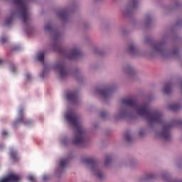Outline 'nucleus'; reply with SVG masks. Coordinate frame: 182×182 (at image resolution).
Wrapping results in <instances>:
<instances>
[{"label":"nucleus","mask_w":182,"mask_h":182,"mask_svg":"<svg viewBox=\"0 0 182 182\" xmlns=\"http://www.w3.org/2000/svg\"><path fill=\"white\" fill-rule=\"evenodd\" d=\"M171 89V85L169 84L166 85L164 89L165 93H169Z\"/></svg>","instance_id":"nucleus-16"},{"label":"nucleus","mask_w":182,"mask_h":182,"mask_svg":"<svg viewBox=\"0 0 182 182\" xmlns=\"http://www.w3.org/2000/svg\"><path fill=\"white\" fill-rule=\"evenodd\" d=\"M154 49H156V50H159L160 49V45H158V48L155 46Z\"/></svg>","instance_id":"nucleus-22"},{"label":"nucleus","mask_w":182,"mask_h":182,"mask_svg":"<svg viewBox=\"0 0 182 182\" xmlns=\"http://www.w3.org/2000/svg\"><path fill=\"white\" fill-rule=\"evenodd\" d=\"M65 119L75 129L76 134L73 143L78 146L83 144V142L85 141V139L83 138L85 132L83 131V128H82V123L80 122L79 117H77L74 112L70 111L65 114Z\"/></svg>","instance_id":"nucleus-3"},{"label":"nucleus","mask_w":182,"mask_h":182,"mask_svg":"<svg viewBox=\"0 0 182 182\" xmlns=\"http://www.w3.org/2000/svg\"><path fill=\"white\" fill-rule=\"evenodd\" d=\"M11 159L14 160V161H16L18 160V155L16 154V151H14L11 149V153H10Z\"/></svg>","instance_id":"nucleus-12"},{"label":"nucleus","mask_w":182,"mask_h":182,"mask_svg":"<svg viewBox=\"0 0 182 182\" xmlns=\"http://www.w3.org/2000/svg\"><path fill=\"white\" fill-rule=\"evenodd\" d=\"M58 69L60 76H62V77H63L64 76H66V75H68V71L66 70V68L65 67V65H58Z\"/></svg>","instance_id":"nucleus-8"},{"label":"nucleus","mask_w":182,"mask_h":182,"mask_svg":"<svg viewBox=\"0 0 182 182\" xmlns=\"http://www.w3.org/2000/svg\"><path fill=\"white\" fill-rule=\"evenodd\" d=\"M46 29H47V31L49 30V26L48 25L46 26Z\"/></svg>","instance_id":"nucleus-26"},{"label":"nucleus","mask_w":182,"mask_h":182,"mask_svg":"<svg viewBox=\"0 0 182 182\" xmlns=\"http://www.w3.org/2000/svg\"><path fill=\"white\" fill-rule=\"evenodd\" d=\"M28 181H31V182H36V178L33 175H29L28 176Z\"/></svg>","instance_id":"nucleus-15"},{"label":"nucleus","mask_w":182,"mask_h":182,"mask_svg":"<svg viewBox=\"0 0 182 182\" xmlns=\"http://www.w3.org/2000/svg\"><path fill=\"white\" fill-rule=\"evenodd\" d=\"M23 109H21L18 111V119L16 120V122H14L13 125L16 126V124H21V123H23L25 126H32V124L33 123V121L30 119H26L23 116Z\"/></svg>","instance_id":"nucleus-5"},{"label":"nucleus","mask_w":182,"mask_h":182,"mask_svg":"<svg viewBox=\"0 0 182 182\" xmlns=\"http://www.w3.org/2000/svg\"><path fill=\"white\" fill-rule=\"evenodd\" d=\"M122 104L126 106L134 107V109L136 110L138 114L146 117L149 123H160V121L161 120V114L159 112L151 111L149 109V105L146 104L140 106L132 98L123 99Z\"/></svg>","instance_id":"nucleus-1"},{"label":"nucleus","mask_w":182,"mask_h":182,"mask_svg":"<svg viewBox=\"0 0 182 182\" xmlns=\"http://www.w3.org/2000/svg\"><path fill=\"white\" fill-rule=\"evenodd\" d=\"M1 136H8V132L4 131V132L1 133Z\"/></svg>","instance_id":"nucleus-21"},{"label":"nucleus","mask_w":182,"mask_h":182,"mask_svg":"<svg viewBox=\"0 0 182 182\" xmlns=\"http://www.w3.org/2000/svg\"><path fill=\"white\" fill-rule=\"evenodd\" d=\"M77 56H79V50L75 49L72 51L70 55H68L69 59H75Z\"/></svg>","instance_id":"nucleus-11"},{"label":"nucleus","mask_w":182,"mask_h":182,"mask_svg":"<svg viewBox=\"0 0 182 182\" xmlns=\"http://www.w3.org/2000/svg\"><path fill=\"white\" fill-rule=\"evenodd\" d=\"M10 70L13 73H15V72H16V68H15V65H11L10 67Z\"/></svg>","instance_id":"nucleus-18"},{"label":"nucleus","mask_w":182,"mask_h":182,"mask_svg":"<svg viewBox=\"0 0 182 182\" xmlns=\"http://www.w3.org/2000/svg\"><path fill=\"white\" fill-rule=\"evenodd\" d=\"M2 63H4V60H2V59H0V65H2Z\"/></svg>","instance_id":"nucleus-25"},{"label":"nucleus","mask_w":182,"mask_h":182,"mask_svg":"<svg viewBox=\"0 0 182 182\" xmlns=\"http://www.w3.org/2000/svg\"><path fill=\"white\" fill-rule=\"evenodd\" d=\"M21 180V176L14 173H10L8 176L0 179V182H18Z\"/></svg>","instance_id":"nucleus-6"},{"label":"nucleus","mask_w":182,"mask_h":182,"mask_svg":"<svg viewBox=\"0 0 182 182\" xmlns=\"http://www.w3.org/2000/svg\"><path fill=\"white\" fill-rule=\"evenodd\" d=\"M33 59L36 62H38V63H41V65H43V68L40 72L39 78L41 80H45L46 77V65L45 64V52L40 51L34 55Z\"/></svg>","instance_id":"nucleus-4"},{"label":"nucleus","mask_w":182,"mask_h":182,"mask_svg":"<svg viewBox=\"0 0 182 182\" xmlns=\"http://www.w3.org/2000/svg\"><path fill=\"white\" fill-rule=\"evenodd\" d=\"M67 99L71 102H75L77 99V94L76 92H68L67 94Z\"/></svg>","instance_id":"nucleus-9"},{"label":"nucleus","mask_w":182,"mask_h":182,"mask_svg":"<svg viewBox=\"0 0 182 182\" xmlns=\"http://www.w3.org/2000/svg\"><path fill=\"white\" fill-rule=\"evenodd\" d=\"M13 4L16 5L17 9L14 12L11 13L10 17L7 18L5 25L6 26H9L12 23L14 18H18L23 21L25 25H28L29 19H31V13L29 12V9L28 8V1L26 0H12Z\"/></svg>","instance_id":"nucleus-2"},{"label":"nucleus","mask_w":182,"mask_h":182,"mask_svg":"<svg viewBox=\"0 0 182 182\" xmlns=\"http://www.w3.org/2000/svg\"><path fill=\"white\" fill-rule=\"evenodd\" d=\"M85 163H87V164H90L91 167H92V171H94V173H95L96 176H97V177H99V178H102V172H100L99 170L95 169V168H93V167H96V162H95V159H93L92 158L87 159H85Z\"/></svg>","instance_id":"nucleus-7"},{"label":"nucleus","mask_w":182,"mask_h":182,"mask_svg":"<svg viewBox=\"0 0 182 182\" xmlns=\"http://www.w3.org/2000/svg\"><path fill=\"white\" fill-rule=\"evenodd\" d=\"M161 136L166 140L170 139V132H168V128H164V132L161 133Z\"/></svg>","instance_id":"nucleus-10"},{"label":"nucleus","mask_w":182,"mask_h":182,"mask_svg":"<svg viewBox=\"0 0 182 182\" xmlns=\"http://www.w3.org/2000/svg\"><path fill=\"white\" fill-rule=\"evenodd\" d=\"M44 29H46V26H44Z\"/></svg>","instance_id":"nucleus-27"},{"label":"nucleus","mask_w":182,"mask_h":182,"mask_svg":"<svg viewBox=\"0 0 182 182\" xmlns=\"http://www.w3.org/2000/svg\"><path fill=\"white\" fill-rule=\"evenodd\" d=\"M1 41L2 43H5V42H6V41H8V38H6L5 37H2L1 38Z\"/></svg>","instance_id":"nucleus-20"},{"label":"nucleus","mask_w":182,"mask_h":182,"mask_svg":"<svg viewBox=\"0 0 182 182\" xmlns=\"http://www.w3.org/2000/svg\"><path fill=\"white\" fill-rule=\"evenodd\" d=\"M43 181H46V175H44L43 176Z\"/></svg>","instance_id":"nucleus-23"},{"label":"nucleus","mask_w":182,"mask_h":182,"mask_svg":"<svg viewBox=\"0 0 182 182\" xmlns=\"http://www.w3.org/2000/svg\"><path fill=\"white\" fill-rule=\"evenodd\" d=\"M130 50H131L132 52H133V50H134V47L131 46V47H130Z\"/></svg>","instance_id":"nucleus-24"},{"label":"nucleus","mask_w":182,"mask_h":182,"mask_svg":"<svg viewBox=\"0 0 182 182\" xmlns=\"http://www.w3.org/2000/svg\"><path fill=\"white\" fill-rule=\"evenodd\" d=\"M177 109H178V105H172L171 106V110H177Z\"/></svg>","instance_id":"nucleus-19"},{"label":"nucleus","mask_w":182,"mask_h":182,"mask_svg":"<svg viewBox=\"0 0 182 182\" xmlns=\"http://www.w3.org/2000/svg\"><path fill=\"white\" fill-rule=\"evenodd\" d=\"M68 159H61L60 161V166L62 168L66 167L68 166Z\"/></svg>","instance_id":"nucleus-13"},{"label":"nucleus","mask_w":182,"mask_h":182,"mask_svg":"<svg viewBox=\"0 0 182 182\" xmlns=\"http://www.w3.org/2000/svg\"><path fill=\"white\" fill-rule=\"evenodd\" d=\"M26 79L28 81L32 80V75H31L29 73L26 74Z\"/></svg>","instance_id":"nucleus-17"},{"label":"nucleus","mask_w":182,"mask_h":182,"mask_svg":"<svg viewBox=\"0 0 182 182\" xmlns=\"http://www.w3.org/2000/svg\"><path fill=\"white\" fill-rule=\"evenodd\" d=\"M109 93H110V90H103L100 92V95L105 97L109 96Z\"/></svg>","instance_id":"nucleus-14"}]
</instances>
